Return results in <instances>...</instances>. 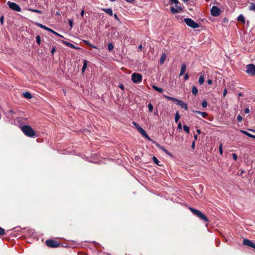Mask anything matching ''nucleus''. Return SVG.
<instances>
[{
  "mask_svg": "<svg viewBox=\"0 0 255 255\" xmlns=\"http://www.w3.org/2000/svg\"><path fill=\"white\" fill-rule=\"evenodd\" d=\"M22 132L27 136L33 137L35 135V132L33 129L28 126H24L21 128Z\"/></svg>",
  "mask_w": 255,
  "mask_h": 255,
  "instance_id": "f257e3e1",
  "label": "nucleus"
},
{
  "mask_svg": "<svg viewBox=\"0 0 255 255\" xmlns=\"http://www.w3.org/2000/svg\"><path fill=\"white\" fill-rule=\"evenodd\" d=\"M163 97L168 100H171V101H172L174 102H176V104L180 106L183 109H184L185 110H187L188 109L187 104L186 103L183 102L182 101L178 100V99L174 98H173V97H171L166 96L165 95H164Z\"/></svg>",
  "mask_w": 255,
  "mask_h": 255,
  "instance_id": "f03ea898",
  "label": "nucleus"
},
{
  "mask_svg": "<svg viewBox=\"0 0 255 255\" xmlns=\"http://www.w3.org/2000/svg\"><path fill=\"white\" fill-rule=\"evenodd\" d=\"M190 210L195 215L201 219L208 222V219L205 214L201 212L200 211L195 209L192 208H189Z\"/></svg>",
  "mask_w": 255,
  "mask_h": 255,
  "instance_id": "7ed1b4c3",
  "label": "nucleus"
},
{
  "mask_svg": "<svg viewBox=\"0 0 255 255\" xmlns=\"http://www.w3.org/2000/svg\"><path fill=\"white\" fill-rule=\"evenodd\" d=\"M184 21L188 26L191 27L193 28H196L199 27V24L195 22L193 19L191 18H185L184 19Z\"/></svg>",
  "mask_w": 255,
  "mask_h": 255,
  "instance_id": "20e7f679",
  "label": "nucleus"
},
{
  "mask_svg": "<svg viewBox=\"0 0 255 255\" xmlns=\"http://www.w3.org/2000/svg\"><path fill=\"white\" fill-rule=\"evenodd\" d=\"M142 78V75L137 73H134L131 75V80L134 83H139L141 81Z\"/></svg>",
  "mask_w": 255,
  "mask_h": 255,
  "instance_id": "39448f33",
  "label": "nucleus"
},
{
  "mask_svg": "<svg viewBox=\"0 0 255 255\" xmlns=\"http://www.w3.org/2000/svg\"><path fill=\"white\" fill-rule=\"evenodd\" d=\"M246 72L251 76H254L255 75V65L253 64L248 65Z\"/></svg>",
  "mask_w": 255,
  "mask_h": 255,
  "instance_id": "423d86ee",
  "label": "nucleus"
},
{
  "mask_svg": "<svg viewBox=\"0 0 255 255\" xmlns=\"http://www.w3.org/2000/svg\"><path fill=\"white\" fill-rule=\"evenodd\" d=\"M8 6L13 10L19 12L21 11L20 6L16 3L8 1L7 3Z\"/></svg>",
  "mask_w": 255,
  "mask_h": 255,
  "instance_id": "0eeeda50",
  "label": "nucleus"
},
{
  "mask_svg": "<svg viewBox=\"0 0 255 255\" xmlns=\"http://www.w3.org/2000/svg\"><path fill=\"white\" fill-rule=\"evenodd\" d=\"M46 245L51 248H57L59 247L60 244L56 241L52 240H48L46 241Z\"/></svg>",
  "mask_w": 255,
  "mask_h": 255,
  "instance_id": "6e6552de",
  "label": "nucleus"
},
{
  "mask_svg": "<svg viewBox=\"0 0 255 255\" xmlns=\"http://www.w3.org/2000/svg\"><path fill=\"white\" fill-rule=\"evenodd\" d=\"M221 13L220 9L216 6H213L211 9V14L214 16H218Z\"/></svg>",
  "mask_w": 255,
  "mask_h": 255,
  "instance_id": "1a4fd4ad",
  "label": "nucleus"
},
{
  "mask_svg": "<svg viewBox=\"0 0 255 255\" xmlns=\"http://www.w3.org/2000/svg\"><path fill=\"white\" fill-rule=\"evenodd\" d=\"M171 11L173 13H176L181 11L182 9L180 6L179 5V4H175L174 6H171L170 7Z\"/></svg>",
  "mask_w": 255,
  "mask_h": 255,
  "instance_id": "9d476101",
  "label": "nucleus"
},
{
  "mask_svg": "<svg viewBox=\"0 0 255 255\" xmlns=\"http://www.w3.org/2000/svg\"><path fill=\"white\" fill-rule=\"evenodd\" d=\"M152 141L155 144V145L158 147L159 149L162 150L163 151H164L166 154L172 156L171 154L166 149H165L163 146H161L159 144L157 143L155 141H154L153 140H152Z\"/></svg>",
  "mask_w": 255,
  "mask_h": 255,
  "instance_id": "9b49d317",
  "label": "nucleus"
},
{
  "mask_svg": "<svg viewBox=\"0 0 255 255\" xmlns=\"http://www.w3.org/2000/svg\"><path fill=\"white\" fill-rule=\"evenodd\" d=\"M138 129L137 130H138V131L141 133V134L142 135H143L144 137H145V138H146L147 139H148L149 140H150V141H152V140H151V139L149 137V136L147 134L146 132H145V131L141 127H138Z\"/></svg>",
  "mask_w": 255,
  "mask_h": 255,
  "instance_id": "f8f14e48",
  "label": "nucleus"
},
{
  "mask_svg": "<svg viewBox=\"0 0 255 255\" xmlns=\"http://www.w3.org/2000/svg\"><path fill=\"white\" fill-rule=\"evenodd\" d=\"M243 245L252 247L255 249V244H254L251 241L248 240V239H245L243 241Z\"/></svg>",
  "mask_w": 255,
  "mask_h": 255,
  "instance_id": "ddd939ff",
  "label": "nucleus"
},
{
  "mask_svg": "<svg viewBox=\"0 0 255 255\" xmlns=\"http://www.w3.org/2000/svg\"><path fill=\"white\" fill-rule=\"evenodd\" d=\"M62 43H63L64 44H65V45L69 47H71V48H74V49H79V48L78 47H76L74 46V45L71 43H69V42H66L65 41H62Z\"/></svg>",
  "mask_w": 255,
  "mask_h": 255,
  "instance_id": "4468645a",
  "label": "nucleus"
},
{
  "mask_svg": "<svg viewBox=\"0 0 255 255\" xmlns=\"http://www.w3.org/2000/svg\"><path fill=\"white\" fill-rule=\"evenodd\" d=\"M88 61L87 60H83V65L82 69V73H84L85 72V69L87 67Z\"/></svg>",
  "mask_w": 255,
  "mask_h": 255,
  "instance_id": "2eb2a0df",
  "label": "nucleus"
},
{
  "mask_svg": "<svg viewBox=\"0 0 255 255\" xmlns=\"http://www.w3.org/2000/svg\"><path fill=\"white\" fill-rule=\"evenodd\" d=\"M240 132L243 133H244V134H245V135L250 137H252V138H253L255 139V135H253V134L250 133L249 132H247V131L243 130H241Z\"/></svg>",
  "mask_w": 255,
  "mask_h": 255,
  "instance_id": "dca6fc26",
  "label": "nucleus"
},
{
  "mask_svg": "<svg viewBox=\"0 0 255 255\" xmlns=\"http://www.w3.org/2000/svg\"><path fill=\"white\" fill-rule=\"evenodd\" d=\"M186 65L185 64H182V66H181L180 73V76H182L185 73V72L186 71Z\"/></svg>",
  "mask_w": 255,
  "mask_h": 255,
  "instance_id": "f3484780",
  "label": "nucleus"
},
{
  "mask_svg": "<svg viewBox=\"0 0 255 255\" xmlns=\"http://www.w3.org/2000/svg\"><path fill=\"white\" fill-rule=\"evenodd\" d=\"M23 96L25 98H26L28 99H30L32 97L31 94L28 92H25L23 93Z\"/></svg>",
  "mask_w": 255,
  "mask_h": 255,
  "instance_id": "a211bd4d",
  "label": "nucleus"
},
{
  "mask_svg": "<svg viewBox=\"0 0 255 255\" xmlns=\"http://www.w3.org/2000/svg\"><path fill=\"white\" fill-rule=\"evenodd\" d=\"M194 112L201 115L203 118H206L208 116V114L206 112H200L198 111H194Z\"/></svg>",
  "mask_w": 255,
  "mask_h": 255,
  "instance_id": "6ab92c4d",
  "label": "nucleus"
},
{
  "mask_svg": "<svg viewBox=\"0 0 255 255\" xmlns=\"http://www.w3.org/2000/svg\"><path fill=\"white\" fill-rule=\"evenodd\" d=\"M166 58V54L163 53L161 55L160 59V63L161 64H162L164 62Z\"/></svg>",
  "mask_w": 255,
  "mask_h": 255,
  "instance_id": "aec40b11",
  "label": "nucleus"
},
{
  "mask_svg": "<svg viewBox=\"0 0 255 255\" xmlns=\"http://www.w3.org/2000/svg\"><path fill=\"white\" fill-rule=\"evenodd\" d=\"M103 10L110 15H113V11L111 8H103Z\"/></svg>",
  "mask_w": 255,
  "mask_h": 255,
  "instance_id": "412c9836",
  "label": "nucleus"
},
{
  "mask_svg": "<svg viewBox=\"0 0 255 255\" xmlns=\"http://www.w3.org/2000/svg\"><path fill=\"white\" fill-rule=\"evenodd\" d=\"M36 25L41 28H43L47 31H49V28L47 27L46 26L42 25V24H40L39 23H36Z\"/></svg>",
  "mask_w": 255,
  "mask_h": 255,
  "instance_id": "4be33fe9",
  "label": "nucleus"
},
{
  "mask_svg": "<svg viewBox=\"0 0 255 255\" xmlns=\"http://www.w3.org/2000/svg\"><path fill=\"white\" fill-rule=\"evenodd\" d=\"M237 19L239 21H241L243 23H245V17L243 16V15H242V14H240V15H239Z\"/></svg>",
  "mask_w": 255,
  "mask_h": 255,
  "instance_id": "5701e85b",
  "label": "nucleus"
},
{
  "mask_svg": "<svg viewBox=\"0 0 255 255\" xmlns=\"http://www.w3.org/2000/svg\"><path fill=\"white\" fill-rule=\"evenodd\" d=\"M152 87L153 89H154L155 91H156L159 93H162L163 92V89L161 88H159V87L156 86L155 85H153Z\"/></svg>",
  "mask_w": 255,
  "mask_h": 255,
  "instance_id": "b1692460",
  "label": "nucleus"
},
{
  "mask_svg": "<svg viewBox=\"0 0 255 255\" xmlns=\"http://www.w3.org/2000/svg\"><path fill=\"white\" fill-rule=\"evenodd\" d=\"M48 31L51 32L52 33H53V34H55V35H57L58 36H59L60 37L63 38V36L62 35H61V34H60L56 32V31H54L52 29L49 28Z\"/></svg>",
  "mask_w": 255,
  "mask_h": 255,
  "instance_id": "393cba45",
  "label": "nucleus"
},
{
  "mask_svg": "<svg viewBox=\"0 0 255 255\" xmlns=\"http://www.w3.org/2000/svg\"><path fill=\"white\" fill-rule=\"evenodd\" d=\"M205 81L204 77L203 75H200L199 80V83L200 85H202Z\"/></svg>",
  "mask_w": 255,
  "mask_h": 255,
  "instance_id": "a878e982",
  "label": "nucleus"
},
{
  "mask_svg": "<svg viewBox=\"0 0 255 255\" xmlns=\"http://www.w3.org/2000/svg\"><path fill=\"white\" fill-rule=\"evenodd\" d=\"M28 10H29L30 11L33 12H36V13H39V14H41L42 13L41 10H37V9H32V8H29L28 9Z\"/></svg>",
  "mask_w": 255,
  "mask_h": 255,
  "instance_id": "bb28decb",
  "label": "nucleus"
},
{
  "mask_svg": "<svg viewBox=\"0 0 255 255\" xmlns=\"http://www.w3.org/2000/svg\"><path fill=\"white\" fill-rule=\"evenodd\" d=\"M83 41L86 43V44L88 45L89 46L94 48H95V49H97V47L96 46H93L92 45L90 42L89 41H87V40H83Z\"/></svg>",
  "mask_w": 255,
  "mask_h": 255,
  "instance_id": "cd10ccee",
  "label": "nucleus"
},
{
  "mask_svg": "<svg viewBox=\"0 0 255 255\" xmlns=\"http://www.w3.org/2000/svg\"><path fill=\"white\" fill-rule=\"evenodd\" d=\"M180 118V116L179 115V113L178 112H177L176 114H175V122L176 123H177L178 121H179Z\"/></svg>",
  "mask_w": 255,
  "mask_h": 255,
  "instance_id": "c85d7f7f",
  "label": "nucleus"
},
{
  "mask_svg": "<svg viewBox=\"0 0 255 255\" xmlns=\"http://www.w3.org/2000/svg\"><path fill=\"white\" fill-rule=\"evenodd\" d=\"M192 93L194 95H196L198 93V89L195 86H193L192 88Z\"/></svg>",
  "mask_w": 255,
  "mask_h": 255,
  "instance_id": "c756f323",
  "label": "nucleus"
},
{
  "mask_svg": "<svg viewBox=\"0 0 255 255\" xmlns=\"http://www.w3.org/2000/svg\"><path fill=\"white\" fill-rule=\"evenodd\" d=\"M152 160L153 161V162L157 165H159V160H158V159L155 157V156H153V158H152Z\"/></svg>",
  "mask_w": 255,
  "mask_h": 255,
  "instance_id": "7c9ffc66",
  "label": "nucleus"
},
{
  "mask_svg": "<svg viewBox=\"0 0 255 255\" xmlns=\"http://www.w3.org/2000/svg\"><path fill=\"white\" fill-rule=\"evenodd\" d=\"M250 9L255 11V3H252L250 6Z\"/></svg>",
  "mask_w": 255,
  "mask_h": 255,
  "instance_id": "2f4dec72",
  "label": "nucleus"
},
{
  "mask_svg": "<svg viewBox=\"0 0 255 255\" xmlns=\"http://www.w3.org/2000/svg\"><path fill=\"white\" fill-rule=\"evenodd\" d=\"M183 128H184V130L187 132V133H189V131H190V129H189V128L187 126H183Z\"/></svg>",
  "mask_w": 255,
  "mask_h": 255,
  "instance_id": "473e14b6",
  "label": "nucleus"
},
{
  "mask_svg": "<svg viewBox=\"0 0 255 255\" xmlns=\"http://www.w3.org/2000/svg\"><path fill=\"white\" fill-rule=\"evenodd\" d=\"M148 108L149 111L150 112H151L153 111V106L151 104L149 103L148 105Z\"/></svg>",
  "mask_w": 255,
  "mask_h": 255,
  "instance_id": "72a5a7b5",
  "label": "nucleus"
},
{
  "mask_svg": "<svg viewBox=\"0 0 255 255\" xmlns=\"http://www.w3.org/2000/svg\"><path fill=\"white\" fill-rule=\"evenodd\" d=\"M36 42L37 43H38V44H40V42H41V38H40V36H39V35H37L36 37Z\"/></svg>",
  "mask_w": 255,
  "mask_h": 255,
  "instance_id": "f704fd0d",
  "label": "nucleus"
},
{
  "mask_svg": "<svg viewBox=\"0 0 255 255\" xmlns=\"http://www.w3.org/2000/svg\"><path fill=\"white\" fill-rule=\"evenodd\" d=\"M222 147H223V144L221 143L220 145V146H219V152L221 155H223V150Z\"/></svg>",
  "mask_w": 255,
  "mask_h": 255,
  "instance_id": "c9c22d12",
  "label": "nucleus"
},
{
  "mask_svg": "<svg viewBox=\"0 0 255 255\" xmlns=\"http://www.w3.org/2000/svg\"><path fill=\"white\" fill-rule=\"evenodd\" d=\"M207 105H208V104H207V102H206V101L203 100L202 103V106L203 108H206V107H207Z\"/></svg>",
  "mask_w": 255,
  "mask_h": 255,
  "instance_id": "e433bc0d",
  "label": "nucleus"
},
{
  "mask_svg": "<svg viewBox=\"0 0 255 255\" xmlns=\"http://www.w3.org/2000/svg\"><path fill=\"white\" fill-rule=\"evenodd\" d=\"M114 46L111 43H109L108 44V49L109 51H111L113 49Z\"/></svg>",
  "mask_w": 255,
  "mask_h": 255,
  "instance_id": "4c0bfd02",
  "label": "nucleus"
},
{
  "mask_svg": "<svg viewBox=\"0 0 255 255\" xmlns=\"http://www.w3.org/2000/svg\"><path fill=\"white\" fill-rule=\"evenodd\" d=\"M4 234V230L0 227V235H3Z\"/></svg>",
  "mask_w": 255,
  "mask_h": 255,
  "instance_id": "58836bf2",
  "label": "nucleus"
},
{
  "mask_svg": "<svg viewBox=\"0 0 255 255\" xmlns=\"http://www.w3.org/2000/svg\"><path fill=\"white\" fill-rule=\"evenodd\" d=\"M171 3L179 4V1L178 0H170Z\"/></svg>",
  "mask_w": 255,
  "mask_h": 255,
  "instance_id": "ea45409f",
  "label": "nucleus"
},
{
  "mask_svg": "<svg viewBox=\"0 0 255 255\" xmlns=\"http://www.w3.org/2000/svg\"><path fill=\"white\" fill-rule=\"evenodd\" d=\"M68 21L69 25L70 26V28L71 29L73 27V20L72 19H69Z\"/></svg>",
  "mask_w": 255,
  "mask_h": 255,
  "instance_id": "a19ab883",
  "label": "nucleus"
},
{
  "mask_svg": "<svg viewBox=\"0 0 255 255\" xmlns=\"http://www.w3.org/2000/svg\"><path fill=\"white\" fill-rule=\"evenodd\" d=\"M232 156H233V159L236 161L237 160V158H238V156L235 153H233L232 154Z\"/></svg>",
  "mask_w": 255,
  "mask_h": 255,
  "instance_id": "79ce46f5",
  "label": "nucleus"
},
{
  "mask_svg": "<svg viewBox=\"0 0 255 255\" xmlns=\"http://www.w3.org/2000/svg\"><path fill=\"white\" fill-rule=\"evenodd\" d=\"M132 124L136 127V128H137V129H138V127H140V126H139L136 122H132Z\"/></svg>",
  "mask_w": 255,
  "mask_h": 255,
  "instance_id": "37998d69",
  "label": "nucleus"
},
{
  "mask_svg": "<svg viewBox=\"0 0 255 255\" xmlns=\"http://www.w3.org/2000/svg\"><path fill=\"white\" fill-rule=\"evenodd\" d=\"M132 124L136 127V128H137V129H138V127H140V126H139L136 122H132Z\"/></svg>",
  "mask_w": 255,
  "mask_h": 255,
  "instance_id": "c03bdc74",
  "label": "nucleus"
},
{
  "mask_svg": "<svg viewBox=\"0 0 255 255\" xmlns=\"http://www.w3.org/2000/svg\"><path fill=\"white\" fill-rule=\"evenodd\" d=\"M237 120H238V121L239 122H241L242 121L243 118H242V116H241L240 115H238V116H237Z\"/></svg>",
  "mask_w": 255,
  "mask_h": 255,
  "instance_id": "a18cd8bd",
  "label": "nucleus"
},
{
  "mask_svg": "<svg viewBox=\"0 0 255 255\" xmlns=\"http://www.w3.org/2000/svg\"><path fill=\"white\" fill-rule=\"evenodd\" d=\"M3 21H4V17L3 16H1L0 18V21L1 24H3Z\"/></svg>",
  "mask_w": 255,
  "mask_h": 255,
  "instance_id": "49530a36",
  "label": "nucleus"
},
{
  "mask_svg": "<svg viewBox=\"0 0 255 255\" xmlns=\"http://www.w3.org/2000/svg\"><path fill=\"white\" fill-rule=\"evenodd\" d=\"M227 90L226 89H225L223 92V97H225L227 95Z\"/></svg>",
  "mask_w": 255,
  "mask_h": 255,
  "instance_id": "de8ad7c7",
  "label": "nucleus"
},
{
  "mask_svg": "<svg viewBox=\"0 0 255 255\" xmlns=\"http://www.w3.org/2000/svg\"><path fill=\"white\" fill-rule=\"evenodd\" d=\"M250 112V110L249 108H246L245 110H244V112L246 113V114H249Z\"/></svg>",
  "mask_w": 255,
  "mask_h": 255,
  "instance_id": "09e8293b",
  "label": "nucleus"
},
{
  "mask_svg": "<svg viewBox=\"0 0 255 255\" xmlns=\"http://www.w3.org/2000/svg\"><path fill=\"white\" fill-rule=\"evenodd\" d=\"M178 128L179 130H181V129H182V125H181V123H178Z\"/></svg>",
  "mask_w": 255,
  "mask_h": 255,
  "instance_id": "8fccbe9b",
  "label": "nucleus"
},
{
  "mask_svg": "<svg viewBox=\"0 0 255 255\" xmlns=\"http://www.w3.org/2000/svg\"><path fill=\"white\" fill-rule=\"evenodd\" d=\"M189 79V75L187 73L185 75V76H184V80H187L188 79Z\"/></svg>",
  "mask_w": 255,
  "mask_h": 255,
  "instance_id": "3c124183",
  "label": "nucleus"
},
{
  "mask_svg": "<svg viewBox=\"0 0 255 255\" xmlns=\"http://www.w3.org/2000/svg\"><path fill=\"white\" fill-rule=\"evenodd\" d=\"M207 83L209 85H211L212 84V80L211 79H208L207 80Z\"/></svg>",
  "mask_w": 255,
  "mask_h": 255,
  "instance_id": "603ef678",
  "label": "nucleus"
},
{
  "mask_svg": "<svg viewBox=\"0 0 255 255\" xmlns=\"http://www.w3.org/2000/svg\"><path fill=\"white\" fill-rule=\"evenodd\" d=\"M119 88L123 90H124V86L123 84L119 85Z\"/></svg>",
  "mask_w": 255,
  "mask_h": 255,
  "instance_id": "864d4df0",
  "label": "nucleus"
},
{
  "mask_svg": "<svg viewBox=\"0 0 255 255\" xmlns=\"http://www.w3.org/2000/svg\"><path fill=\"white\" fill-rule=\"evenodd\" d=\"M84 14V10L83 9L82 10H81V11L80 12V15L82 17H83Z\"/></svg>",
  "mask_w": 255,
  "mask_h": 255,
  "instance_id": "5fc2aeb1",
  "label": "nucleus"
},
{
  "mask_svg": "<svg viewBox=\"0 0 255 255\" xmlns=\"http://www.w3.org/2000/svg\"><path fill=\"white\" fill-rule=\"evenodd\" d=\"M55 52V48L53 47L51 50V53L53 54V53Z\"/></svg>",
  "mask_w": 255,
  "mask_h": 255,
  "instance_id": "6e6d98bb",
  "label": "nucleus"
},
{
  "mask_svg": "<svg viewBox=\"0 0 255 255\" xmlns=\"http://www.w3.org/2000/svg\"><path fill=\"white\" fill-rule=\"evenodd\" d=\"M195 141H194V142L192 143V147L193 148H194V147H195Z\"/></svg>",
  "mask_w": 255,
  "mask_h": 255,
  "instance_id": "4d7b16f0",
  "label": "nucleus"
},
{
  "mask_svg": "<svg viewBox=\"0 0 255 255\" xmlns=\"http://www.w3.org/2000/svg\"><path fill=\"white\" fill-rule=\"evenodd\" d=\"M138 49L140 50H141L142 49V46L141 45H140L139 46H138Z\"/></svg>",
  "mask_w": 255,
  "mask_h": 255,
  "instance_id": "13d9d810",
  "label": "nucleus"
},
{
  "mask_svg": "<svg viewBox=\"0 0 255 255\" xmlns=\"http://www.w3.org/2000/svg\"><path fill=\"white\" fill-rule=\"evenodd\" d=\"M126 0L129 2H132L134 1V0Z\"/></svg>",
  "mask_w": 255,
  "mask_h": 255,
  "instance_id": "bf43d9fd",
  "label": "nucleus"
},
{
  "mask_svg": "<svg viewBox=\"0 0 255 255\" xmlns=\"http://www.w3.org/2000/svg\"><path fill=\"white\" fill-rule=\"evenodd\" d=\"M114 17H115V18L117 20H119V18L117 16V15L116 14H114Z\"/></svg>",
  "mask_w": 255,
  "mask_h": 255,
  "instance_id": "052dcab7",
  "label": "nucleus"
},
{
  "mask_svg": "<svg viewBox=\"0 0 255 255\" xmlns=\"http://www.w3.org/2000/svg\"><path fill=\"white\" fill-rule=\"evenodd\" d=\"M197 132H198V133H199V134H200V132H201V131H200V129H198V130H197Z\"/></svg>",
  "mask_w": 255,
  "mask_h": 255,
  "instance_id": "680f3d73",
  "label": "nucleus"
},
{
  "mask_svg": "<svg viewBox=\"0 0 255 255\" xmlns=\"http://www.w3.org/2000/svg\"><path fill=\"white\" fill-rule=\"evenodd\" d=\"M194 137H195V138L196 139H197V135H195V136H194Z\"/></svg>",
  "mask_w": 255,
  "mask_h": 255,
  "instance_id": "e2e57ef3",
  "label": "nucleus"
},
{
  "mask_svg": "<svg viewBox=\"0 0 255 255\" xmlns=\"http://www.w3.org/2000/svg\"><path fill=\"white\" fill-rule=\"evenodd\" d=\"M250 130L255 132V129H250Z\"/></svg>",
  "mask_w": 255,
  "mask_h": 255,
  "instance_id": "0e129e2a",
  "label": "nucleus"
},
{
  "mask_svg": "<svg viewBox=\"0 0 255 255\" xmlns=\"http://www.w3.org/2000/svg\"><path fill=\"white\" fill-rule=\"evenodd\" d=\"M242 96V94H241V93L239 94V97H241V96Z\"/></svg>",
  "mask_w": 255,
  "mask_h": 255,
  "instance_id": "69168bd1",
  "label": "nucleus"
},
{
  "mask_svg": "<svg viewBox=\"0 0 255 255\" xmlns=\"http://www.w3.org/2000/svg\"><path fill=\"white\" fill-rule=\"evenodd\" d=\"M111 1H114L115 0H110Z\"/></svg>",
  "mask_w": 255,
  "mask_h": 255,
  "instance_id": "338daca9",
  "label": "nucleus"
}]
</instances>
